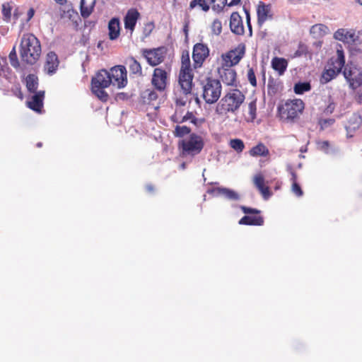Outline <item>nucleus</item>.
Instances as JSON below:
<instances>
[{
	"label": "nucleus",
	"mask_w": 362,
	"mask_h": 362,
	"mask_svg": "<svg viewBox=\"0 0 362 362\" xmlns=\"http://www.w3.org/2000/svg\"><path fill=\"white\" fill-rule=\"evenodd\" d=\"M335 122V119L333 118L328 119H320L318 121V124L320 127L321 130H324L329 127L333 125Z\"/></svg>",
	"instance_id": "42"
},
{
	"label": "nucleus",
	"mask_w": 362,
	"mask_h": 362,
	"mask_svg": "<svg viewBox=\"0 0 362 362\" xmlns=\"http://www.w3.org/2000/svg\"><path fill=\"white\" fill-rule=\"evenodd\" d=\"M271 6L260 1L257 9V23L262 25L269 18H272Z\"/></svg>",
	"instance_id": "20"
},
{
	"label": "nucleus",
	"mask_w": 362,
	"mask_h": 362,
	"mask_svg": "<svg viewBox=\"0 0 362 362\" xmlns=\"http://www.w3.org/2000/svg\"><path fill=\"white\" fill-rule=\"evenodd\" d=\"M146 189L147 192H148L149 193H153L155 190L154 186L151 184L147 185L146 186Z\"/></svg>",
	"instance_id": "57"
},
{
	"label": "nucleus",
	"mask_w": 362,
	"mask_h": 362,
	"mask_svg": "<svg viewBox=\"0 0 362 362\" xmlns=\"http://www.w3.org/2000/svg\"><path fill=\"white\" fill-rule=\"evenodd\" d=\"M176 103L177 105H182V106L185 105V101L182 102V101L178 100L176 101Z\"/></svg>",
	"instance_id": "62"
},
{
	"label": "nucleus",
	"mask_w": 362,
	"mask_h": 362,
	"mask_svg": "<svg viewBox=\"0 0 362 362\" xmlns=\"http://www.w3.org/2000/svg\"><path fill=\"white\" fill-rule=\"evenodd\" d=\"M143 56L146 58L149 65L151 66H156L164 61L165 58V48L161 47L144 49Z\"/></svg>",
	"instance_id": "13"
},
{
	"label": "nucleus",
	"mask_w": 362,
	"mask_h": 362,
	"mask_svg": "<svg viewBox=\"0 0 362 362\" xmlns=\"http://www.w3.org/2000/svg\"><path fill=\"white\" fill-rule=\"evenodd\" d=\"M217 73L221 81L228 86L237 87L238 84V76L233 66L223 63L217 69Z\"/></svg>",
	"instance_id": "9"
},
{
	"label": "nucleus",
	"mask_w": 362,
	"mask_h": 362,
	"mask_svg": "<svg viewBox=\"0 0 362 362\" xmlns=\"http://www.w3.org/2000/svg\"><path fill=\"white\" fill-rule=\"evenodd\" d=\"M21 60L28 64H34L41 54V45L39 40L31 33L23 35L20 45Z\"/></svg>",
	"instance_id": "1"
},
{
	"label": "nucleus",
	"mask_w": 362,
	"mask_h": 362,
	"mask_svg": "<svg viewBox=\"0 0 362 362\" xmlns=\"http://www.w3.org/2000/svg\"><path fill=\"white\" fill-rule=\"evenodd\" d=\"M305 109V103L301 99L287 100L279 105L278 114L281 119L294 121L298 118Z\"/></svg>",
	"instance_id": "4"
},
{
	"label": "nucleus",
	"mask_w": 362,
	"mask_h": 362,
	"mask_svg": "<svg viewBox=\"0 0 362 362\" xmlns=\"http://www.w3.org/2000/svg\"><path fill=\"white\" fill-rule=\"evenodd\" d=\"M105 88H95L91 86L92 92L103 102H106L108 100L109 95L105 90Z\"/></svg>",
	"instance_id": "34"
},
{
	"label": "nucleus",
	"mask_w": 362,
	"mask_h": 362,
	"mask_svg": "<svg viewBox=\"0 0 362 362\" xmlns=\"http://www.w3.org/2000/svg\"><path fill=\"white\" fill-rule=\"evenodd\" d=\"M245 99V95L240 90H230L217 104L216 112L220 115H225L228 112L234 113L240 108Z\"/></svg>",
	"instance_id": "2"
},
{
	"label": "nucleus",
	"mask_w": 362,
	"mask_h": 362,
	"mask_svg": "<svg viewBox=\"0 0 362 362\" xmlns=\"http://www.w3.org/2000/svg\"><path fill=\"white\" fill-rule=\"evenodd\" d=\"M120 35V23L118 18H112L108 23V36L111 40H115Z\"/></svg>",
	"instance_id": "23"
},
{
	"label": "nucleus",
	"mask_w": 362,
	"mask_h": 362,
	"mask_svg": "<svg viewBox=\"0 0 362 362\" xmlns=\"http://www.w3.org/2000/svg\"><path fill=\"white\" fill-rule=\"evenodd\" d=\"M247 80L250 85L253 87L257 86V79L255 74V71L252 68H249L247 74Z\"/></svg>",
	"instance_id": "47"
},
{
	"label": "nucleus",
	"mask_w": 362,
	"mask_h": 362,
	"mask_svg": "<svg viewBox=\"0 0 362 362\" xmlns=\"http://www.w3.org/2000/svg\"><path fill=\"white\" fill-rule=\"evenodd\" d=\"M2 15L6 20H9L11 16V8L8 6L3 5Z\"/></svg>",
	"instance_id": "52"
},
{
	"label": "nucleus",
	"mask_w": 362,
	"mask_h": 362,
	"mask_svg": "<svg viewBox=\"0 0 362 362\" xmlns=\"http://www.w3.org/2000/svg\"><path fill=\"white\" fill-rule=\"evenodd\" d=\"M11 91H12L13 94L15 96H16L17 98H18L19 99H21V100L23 99L24 95H23V93L22 92L21 85L19 83L15 84L12 87Z\"/></svg>",
	"instance_id": "48"
},
{
	"label": "nucleus",
	"mask_w": 362,
	"mask_h": 362,
	"mask_svg": "<svg viewBox=\"0 0 362 362\" xmlns=\"http://www.w3.org/2000/svg\"><path fill=\"white\" fill-rule=\"evenodd\" d=\"M248 113L251 120H254L256 118L257 113V104L256 100L251 101L248 105Z\"/></svg>",
	"instance_id": "46"
},
{
	"label": "nucleus",
	"mask_w": 362,
	"mask_h": 362,
	"mask_svg": "<svg viewBox=\"0 0 362 362\" xmlns=\"http://www.w3.org/2000/svg\"><path fill=\"white\" fill-rule=\"evenodd\" d=\"M245 49L246 47L245 44H239L234 49L226 53H223L221 55V63L233 66L238 64L245 54Z\"/></svg>",
	"instance_id": "8"
},
{
	"label": "nucleus",
	"mask_w": 362,
	"mask_h": 362,
	"mask_svg": "<svg viewBox=\"0 0 362 362\" xmlns=\"http://www.w3.org/2000/svg\"><path fill=\"white\" fill-rule=\"evenodd\" d=\"M362 119L361 117L357 115L354 114L349 119L348 123L346 126V129L348 132H355L358 129L361 125Z\"/></svg>",
	"instance_id": "28"
},
{
	"label": "nucleus",
	"mask_w": 362,
	"mask_h": 362,
	"mask_svg": "<svg viewBox=\"0 0 362 362\" xmlns=\"http://www.w3.org/2000/svg\"><path fill=\"white\" fill-rule=\"evenodd\" d=\"M95 0H81V14L83 18H88L93 12Z\"/></svg>",
	"instance_id": "27"
},
{
	"label": "nucleus",
	"mask_w": 362,
	"mask_h": 362,
	"mask_svg": "<svg viewBox=\"0 0 362 362\" xmlns=\"http://www.w3.org/2000/svg\"><path fill=\"white\" fill-rule=\"evenodd\" d=\"M191 129L187 126L177 125L173 131V134L175 137H183L185 135L189 134Z\"/></svg>",
	"instance_id": "38"
},
{
	"label": "nucleus",
	"mask_w": 362,
	"mask_h": 362,
	"mask_svg": "<svg viewBox=\"0 0 362 362\" xmlns=\"http://www.w3.org/2000/svg\"><path fill=\"white\" fill-rule=\"evenodd\" d=\"M327 30V27L323 24H316L311 27L310 32L312 33H318L320 35L325 34L326 30Z\"/></svg>",
	"instance_id": "45"
},
{
	"label": "nucleus",
	"mask_w": 362,
	"mask_h": 362,
	"mask_svg": "<svg viewBox=\"0 0 362 362\" xmlns=\"http://www.w3.org/2000/svg\"><path fill=\"white\" fill-rule=\"evenodd\" d=\"M217 190L228 199L238 200L239 199V195L233 190L227 188H218Z\"/></svg>",
	"instance_id": "35"
},
{
	"label": "nucleus",
	"mask_w": 362,
	"mask_h": 362,
	"mask_svg": "<svg viewBox=\"0 0 362 362\" xmlns=\"http://www.w3.org/2000/svg\"><path fill=\"white\" fill-rule=\"evenodd\" d=\"M281 88V82L274 79L272 77H269L267 84V93L269 95H275L277 94Z\"/></svg>",
	"instance_id": "31"
},
{
	"label": "nucleus",
	"mask_w": 362,
	"mask_h": 362,
	"mask_svg": "<svg viewBox=\"0 0 362 362\" xmlns=\"http://www.w3.org/2000/svg\"><path fill=\"white\" fill-rule=\"evenodd\" d=\"M230 28L231 31L238 35L244 34V26L242 17L238 12H233L230 18Z\"/></svg>",
	"instance_id": "18"
},
{
	"label": "nucleus",
	"mask_w": 362,
	"mask_h": 362,
	"mask_svg": "<svg viewBox=\"0 0 362 362\" xmlns=\"http://www.w3.org/2000/svg\"><path fill=\"white\" fill-rule=\"evenodd\" d=\"M245 13H246L247 24V26H248V28H249L250 35H252V25L250 24V13H249V12L247 11H245Z\"/></svg>",
	"instance_id": "54"
},
{
	"label": "nucleus",
	"mask_w": 362,
	"mask_h": 362,
	"mask_svg": "<svg viewBox=\"0 0 362 362\" xmlns=\"http://www.w3.org/2000/svg\"><path fill=\"white\" fill-rule=\"evenodd\" d=\"M140 16V13L136 8H132L129 9L124 18V28L132 33Z\"/></svg>",
	"instance_id": "17"
},
{
	"label": "nucleus",
	"mask_w": 362,
	"mask_h": 362,
	"mask_svg": "<svg viewBox=\"0 0 362 362\" xmlns=\"http://www.w3.org/2000/svg\"><path fill=\"white\" fill-rule=\"evenodd\" d=\"M196 6L200 7L202 11L206 12L209 10V6L206 0H192L189 3V9H193Z\"/></svg>",
	"instance_id": "39"
},
{
	"label": "nucleus",
	"mask_w": 362,
	"mask_h": 362,
	"mask_svg": "<svg viewBox=\"0 0 362 362\" xmlns=\"http://www.w3.org/2000/svg\"><path fill=\"white\" fill-rule=\"evenodd\" d=\"M111 82L112 81L110 78L108 71L105 69H102L92 78L91 86H94L95 88H107L111 84Z\"/></svg>",
	"instance_id": "15"
},
{
	"label": "nucleus",
	"mask_w": 362,
	"mask_h": 362,
	"mask_svg": "<svg viewBox=\"0 0 362 362\" xmlns=\"http://www.w3.org/2000/svg\"><path fill=\"white\" fill-rule=\"evenodd\" d=\"M59 66V60L57 55L53 52H49L46 57V62L45 64V69L48 74H52L57 69Z\"/></svg>",
	"instance_id": "21"
},
{
	"label": "nucleus",
	"mask_w": 362,
	"mask_h": 362,
	"mask_svg": "<svg viewBox=\"0 0 362 362\" xmlns=\"http://www.w3.org/2000/svg\"><path fill=\"white\" fill-rule=\"evenodd\" d=\"M193 78L194 74L191 67L189 52H182L178 82L185 95L191 93L193 87Z\"/></svg>",
	"instance_id": "3"
},
{
	"label": "nucleus",
	"mask_w": 362,
	"mask_h": 362,
	"mask_svg": "<svg viewBox=\"0 0 362 362\" xmlns=\"http://www.w3.org/2000/svg\"><path fill=\"white\" fill-rule=\"evenodd\" d=\"M272 67L279 75L281 76L286 71L288 66V62L286 59L281 57H275L272 59Z\"/></svg>",
	"instance_id": "25"
},
{
	"label": "nucleus",
	"mask_w": 362,
	"mask_h": 362,
	"mask_svg": "<svg viewBox=\"0 0 362 362\" xmlns=\"http://www.w3.org/2000/svg\"><path fill=\"white\" fill-rule=\"evenodd\" d=\"M211 31L214 34L218 35L222 32V23L218 19H215L211 24Z\"/></svg>",
	"instance_id": "43"
},
{
	"label": "nucleus",
	"mask_w": 362,
	"mask_h": 362,
	"mask_svg": "<svg viewBox=\"0 0 362 362\" xmlns=\"http://www.w3.org/2000/svg\"><path fill=\"white\" fill-rule=\"evenodd\" d=\"M290 173H291V181L292 182V183L298 182H297L298 177H297L296 173L295 171H293V170H291Z\"/></svg>",
	"instance_id": "56"
},
{
	"label": "nucleus",
	"mask_w": 362,
	"mask_h": 362,
	"mask_svg": "<svg viewBox=\"0 0 362 362\" xmlns=\"http://www.w3.org/2000/svg\"><path fill=\"white\" fill-rule=\"evenodd\" d=\"M183 30H184V32L185 33V35L187 36V35H188V25H187V24L185 25Z\"/></svg>",
	"instance_id": "61"
},
{
	"label": "nucleus",
	"mask_w": 362,
	"mask_h": 362,
	"mask_svg": "<svg viewBox=\"0 0 362 362\" xmlns=\"http://www.w3.org/2000/svg\"><path fill=\"white\" fill-rule=\"evenodd\" d=\"M229 145L238 153L243 152L245 148L244 142L240 139H230Z\"/></svg>",
	"instance_id": "37"
},
{
	"label": "nucleus",
	"mask_w": 362,
	"mask_h": 362,
	"mask_svg": "<svg viewBox=\"0 0 362 362\" xmlns=\"http://www.w3.org/2000/svg\"><path fill=\"white\" fill-rule=\"evenodd\" d=\"M8 57H9V60H10V62H11V64L12 66H13L15 68H17L19 66V62H18V59L17 57V54L16 52L15 47H13V48L11 51V52L8 55Z\"/></svg>",
	"instance_id": "44"
},
{
	"label": "nucleus",
	"mask_w": 362,
	"mask_h": 362,
	"mask_svg": "<svg viewBox=\"0 0 362 362\" xmlns=\"http://www.w3.org/2000/svg\"><path fill=\"white\" fill-rule=\"evenodd\" d=\"M204 146V141L200 135L195 133L189 134L187 139L178 142V148L182 156H194L201 153Z\"/></svg>",
	"instance_id": "6"
},
{
	"label": "nucleus",
	"mask_w": 362,
	"mask_h": 362,
	"mask_svg": "<svg viewBox=\"0 0 362 362\" xmlns=\"http://www.w3.org/2000/svg\"><path fill=\"white\" fill-rule=\"evenodd\" d=\"M343 75L353 89L362 86V69L352 62H349L344 67Z\"/></svg>",
	"instance_id": "7"
},
{
	"label": "nucleus",
	"mask_w": 362,
	"mask_h": 362,
	"mask_svg": "<svg viewBox=\"0 0 362 362\" xmlns=\"http://www.w3.org/2000/svg\"><path fill=\"white\" fill-rule=\"evenodd\" d=\"M45 98V91L40 90L34 93V95L31 97L30 100L27 101V106L30 110L40 113L43 108V101Z\"/></svg>",
	"instance_id": "16"
},
{
	"label": "nucleus",
	"mask_w": 362,
	"mask_h": 362,
	"mask_svg": "<svg viewBox=\"0 0 362 362\" xmlns=\"http://www.w3.org/2000/svg\"><path fill=\"white\" fill-rule=\"evenodd\" d=\"M240 209L243 211V212L245 213V214H255V216H257L259 215L261 212L259 210L257 209H253L245 206H241Z\"/></svg>",
	"instance_id": "51"
},
{
	"label": "nucleus",
	"mask_w": 362,
	"mask_h": 362,
	"mask_svg": "<svg viewBox=\"0 0 362 362\" xmlns=\"http://www.w3.org/2000/svg\"><path fill=\"white\" fill-rule=\"evenodd\" d=\"M340 73L338 72V70H335L332 67H329L328 69H325L321 76L320 82L321 83H327L331 81L332 79L335 78Z\"/></svg>",
	"instance_id": "29"
},
{
	"label": "nucleus",
	"mask_w": 362,
	"mask_h": 362,
	"mask_svg": "<svg viewBox=\"0 0 362 362\" xmlns=\"http://www.w3.org/2000/svg\"><path fill=\"white\" fill-rule=\"evenodd\" d=\"M336 102L334 98L331 96H329L328 98V105L323 110V112L325 115H331L334 111L336 107Z\"/></svg>",
	"instance_id": "41"
},
{
	"label": "nucleus",
	"mask_w": 362,
	"mask_h": 362,
	"mask_svg": "<svg viewBox=\"0 0 362 362\" xmlns=\"http://www.w3.org/2000/svg\"><path fill=\"white\" fill-rule=\"evenodd\" d=\"M25 85L30 93L37 92L38 78L34 74H28L25 78Z\"/></svg>",
	"instance_id": "30"
},
{
	"label": "nucleus",
	"mask_w": 362,
	"mask_h": 362,
	"mask_svg": "<svg viewBox=\"0 0 362 362\" xmlns=\"http://www.w3.org/2000/svg\"><path fill=\"white\" fill-rule=\"evenodd\" d=\"M355 99H356V101L358 104H361L362 103V93H357V95L355 97Z\"/></svg>",
	"instance_id": "58"
},
{
	"label": "nucleus",
	"mask_w": 362,
	"mask_h": 362,
	"mask_svg": "<svg viewBox=\"0 0 362 362\" xmlns=\"http://www.w3.org/2000/svg\"><path fill=\"white\" fill-rule=\"evenodd\" d=\"M209 56V48L206 44L198 42L193 47L192 59L194 61V67L195 69L202 66L205 60Z\"/></svg>",
	"instance_id": "12"
},
{
	"label": "nucleus",
	"mask_w": 362,
	"mask_h": 362,
	"mask_svg": "<svg viewBox=\"0 0 362 362\" xmlns=\"http://www.w3.org/2000/svg\"><path fill=\"white\" fill-rule=\"evenodd\" d=\"M188 120H189L190 122L195 126H199L203 122L202 119H199L197 118L192 112H187L186 115L183 116L180 119V122H185Z\"/></svg>",
	"instance_id": "36"
},
{
	"label": "nucleus",
	"mask_w": 362,
	"mask_h": 362,
	"mask_svg": "<svg viewBox=\"0 0 362 362\" xmlns=\"http://www.w3.org/2000/svg\"><path fill=\"white\" fill-rule=\"evenodd\" d=\"M329 65L330 66L329 67L338 70V72H341L343 67H345V56L343 50L337 49V57L332 58Z\"/></svg>",
	"instance_id": "22"
},
{
	"label": "nucleus",
	"mask_w": 362,
	"mask_h": 362,
	"mask_svg": "<svg viewBox=\"0 0 362 362\" xmlns=\"http://www.w3.org/2000/svg\"><path fill=\"white\" fill-rule=\"evenodd\" d=\"M112 81L111 84L118 88H124L127 84V69L124 66L117 65L110 69L108 71Z\"/></svg>",
	"instance_id": "10"
},
{
	"label": "nucleus",
	"mask_w": 362,
	"mask_h": 362,
	"mask_svg": "<svg viewBox=\"0 0 362 362\" xmlns=\"http://www.w3.org/2000/svg\"><path fill=\"white\" fill-rule=\"evenodd\" d=\"M240 225L247 226H262L264 224V218L260 215L257 216H244L238 221Z\"/></svg>",
	"instance_id": "24"
},
{
	"label": "nucleus",
	"mask_w": 362,
	"mask_h": 362,
	"mask_svg": "<svg viewBox=\"0 0 362 362\" xmlns=\"http://www.w3.org/2000/svg\"><path fill=\"white\" fill-rule=\"evenodd\" d=\"M311 90V84L310 82H298L294 84L293 91L297 95H302L305 92Z\"/></svg>",
	"instance_id": "33"
},
{
	"label": "nucleus",
	"mask_w": 362,
	"mask_h": 362,
	"mask_svg": "<svg viewBox=\"0 0 362 362\" xmlns=\"http://www.w3.org/2000/svg\"><path fill=\"white\" fill-rule=\"evenodd\" d=\"M211 4L213 10L220 12L227 4V0H211Z\"/></svg>",
	"instance_id": "40"
},
{
	"label": "nucleus",
	"mask_w": 362,
	"mask_h": 362,
	"mask_svg": "<svg viewBox=\"0 0 362 362\" xmlns=\"http://www.w3.org/2000/svg\"><path fill=\"white\" fill-rule=\"evenodd\" d=\"M129 69L131 74L142 76V68L141 64L134 57L128 59Z\"/></svg>",
	"instance_id": "32"
},
{
	"label": "nucleus",
	"mask_w": 362,
	"mask_h": 362,
	"mask_svg": "<svg viewBox=\"0 0 362 362\" xmlns=\"http://www.w3.org/2000/svg\"><path fill=\"white\" fill-rule=\"evenodd\" d=\"M253 183L264 199H268L271 196L269 187L265 185L263 175L256 174L253 178Z\"/></svg>",
	"instance_id": "19"
},
{
	"label": "nucleus",
	"mask_w": 362,
	"mask_h": 362,
	"mask_svg": "<svg viewBox=\"0 0 362 362\" xmlns=\"http://www.w3.org/2000/svg\"><path fill=\"white\" fill-rule=\"evenodd\" d=\"M148 98L150 100H155L157 98V94L153 91H151L148 94Z\"/></svg>",
	"instance_id": "59"
},
{
	"label": "nucleus",
	"mask_w": 362,
	"mask_h": 362,
	"mask_svg": "<svg viewBox=\"0 0 362 362\" xmlns=\"http://www.w3.org/2000/svg\"><path fill=\"white\" fill-rule=\"evenodd\" d=\"M169 83V74L163 68H155L152 74L151 84L158 91L165 90Z\"/></svg>",
	"instance_id": "11"
},
{
	"label": "nucleus",
	"mask_w": 362,
	"mask_h": 362,
	"mask_svg": "<svg viewBox=\"0 0 362 362\" xmlns=\"http://www.w3.org/2000/svg\"><path fill=\"white\" fill-rule=\"evenodd\" d=\"M334 37L349 45H354L359 40V36L354 29L339 28L334 34Z\"/></svg>",
	"instance_id": "14"
},
{
	"label": "nucleus",
	"mask_w": 362,
	"mask_h": 362,
	"mask_svg": "<svg viewBox=\"0 0 362 362\" xmlns=\"http://www.w3.org/2000/svg\"><path fill=\"white\" fill-rule=\"evenodd\" d=\"M57 3H59L61 4H64L66 0H55Z\"/></svg>",
	"instance_id": "64"
},
{
	"label": "nucleus",
	"mask_w": 362,
	"mask_h": 362,
	"mask_svg": "<svg viewBox=\"0 0 362 362\" xmlns=\"http://www.w3.org/2000/svg\"><path fill=\"white\" fill-rule=\"evenodd\" d=\"M172 120H173L174 122L180 123V120H178L177 119H176L175 116H173V117H172Z\"/></svg>",
	"instance_id": "63"
},
{
	"label": "nucleus",
	"mask_w": 362,
	"mask_h": 362,
	"mask_svg": "<svg viewBox=\"0 0 362 362\" xmlns=\"http://www.w3.org/2000/svg\"><path fill=\"white\" fill-rule=\"evenodd\" d=\"M308 53V48L307 47L303 44H300L298 46V49L295 52L293 57H299L303 55H306Z\"/></svg>",
	"instance_id": "49"
},
{
	"label": "nucleus",
	"mask_w": 362,
	"mask_h": 362,
	"mask_svg": "<svg viewBox=\"0 0 362 362\" xmlns=\"http://www.w3.org/2000/svg\"><path fill=\"white\" fill-rule=\"evenodd\" d=\"M240 0H231V1L228 4L229 6H235L239 4Z\"/></svg>",
	"instance_id": "60"
},
{
	"label": "nucleus",
	"mask_w": 362,
	"mask_h": 362,
	"mask_svg": "<svg viewBox=\"0 0 362 362\" xmlns=\"http://www.w3.org/2000/svg\"><path fill=\"white\" fill-rule=\"evenodd\" d=\"M249 154L252 157H267L269 156V150L263 143L259 142L249 151Z\"/></svg>",
	"instance_id": "26"
},
{
	"label": "nucleus",
	"mask_w": 362,
	"mask_h": 362,
	"mask_svg": "<svg viewBox=\"0 0 362 362\" xmlns=\"http://www.w3.org/2000/svg\"><path fill=\"white\" fill-rule=\"evenodd\" d=\"M329 146L330 145L328 141H320L317 142V147L320 150L327 151Z\"/></svg>",
	"instance_id": "53"
},
{
	"label": "nucleus",
	"mask_w": 362,
	"mask_h": 362,
	"mask_svg": "<svg viewBox=\"0 0 362 362\" xmlns=\"http://www.w3.org/2000/svg\"><path fill=\"white\" fill-rule=\"evenodd\" d=\"M35 14V9L33 8H30L27 13V21H29Z\"/></svg>",
	"instance_id": "55"
},
{
	"label": "nucleus",
	"mask_w": 362,
	"mask_h": 362,
	"mask_svg": "<svg viewBox=\"0 0 362 362\" xmlns=\"http://www.w3.org/2000/svg\"><path fill=\"white\" fill-rule=\"evenodd\" d=\"M202 90V97L207 104H214L219 99L222 86L218 79L213 77H206L201 82Z\"/></svg>",
	"instance_id": "5"
},
{
	"label": "nucleus",
	"mask_w": 362,
	"mask_h": 362,
	"mask_svg": "<svg viewBox=\"0 0 362 362\" xmlns=\"http://www.w3.org/2000/svg\"><path fill=\"white\" fill-rule=\"evenodd\" d=\"M291 192L298 197H302L303 194V192L298 182L292 183Z\"/></svg>",
	"instance_id": "50"
}]
</instances>
